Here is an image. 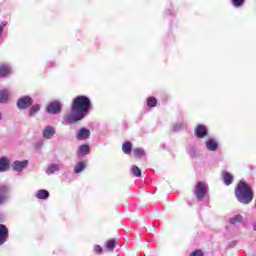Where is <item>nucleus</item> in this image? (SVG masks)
Masks as SVG:
<instances>
[{
    "label": "nucleus",
    "instance_id": "f03ea898",
    "mask_svg": "<svg viewBox=\"0 0 256 256\" xmlns=\"http://www.w3.org/2000/svg\"><path fill=\"white\" fill-rule=\"evenodd\" d=\"M235 197L242 205H249L253 201V190L245 181H240L235 188Z\"/></svg>",
    "mask_w": 256,
    "mask_h": 256
},
{
    "label": "nucleus",
    "instance_id": "423d86ee",
    "mask_svg": "<svg viewBox=\"0 0 256 256\" xmlns=\"http://www.w3.org/2000/svg\"><path fill=\"white\" fill-rule=\"evenodd\" d=\"M46 111L50 115H59V113H61V102L58 100L50 102Z\"/></svg>",
    "mask_w": 256,
    "mask_h": 256
},
{
    "label": "nucleus",
    "instance_id": "c9c22d12",
    "mask_svg": "<svg viewBox=\"0 0 256 256\" xmlns=\"http://www.w3.org/2000/svg\"><path fill=\"white\" fill-rule=\"evenodd\" d=\"M1 119H3V116H1V112H0V121H1Z\"/></svg>",
    "mask_w": 256,
    "mask_h": 256
},
{
    "label": "nucleus",
    "instance_id": "412c9836",
    "mask_svg": "<svg viewBox=\"0 0 256 256\" xmlns=\"http://www.w3.org/2000/svg\"><path fill=\"white\" fill-rule=\"evenodd\" d=\"M35 197H36V199H41V200L45 201L49 197V191H47V190H38Z\"/></svg>",
    "mask_w": 256,
    "mask_h": 256
},
{
    "label": "nucleus",
    "instance_id": "20e7f679",
    "mask_svg": "<svg viewBox=\"0 0 256 256\" xmlns=\"http://www.w3.org/2000/svg\"><path fill=\"white\" fill-rule=\"evenodd\" d=\"M10 193L11 187L5 184H0V205H4V203H7V201H9V199L11 198Z\"/></svg>",
    "mask_w": 256,
    "mask_h": 256
},
{
    "label": "nucleus",
    "instance_id": "7ed1b4c3",
    "mask_svg": "<svg viewBox=\"0 0 256 256\" xmlns=\"http://www.w3.org/2000/svg\"><path fill=\"white\" fill-rule=\"evenodd\" d=\"M194 195L197 201H203V199H205V196L207 195V184L203 182H198L194 189Z\"/></svg>",
    "mask_w": 256,
    "mask_h": 256
},
{
    "label": "nucleus",
    "instance_id": "2f4dec72",
    "mask_svg": "<svg viewBox=\"0 0 256 256\" xmlns=\"http://www.w3.org/2000/svg\"><path fill=\"white\" fill-rule=\"evenodd\" d=\"M43 145V141H39L36 143L37 149H40V147Z\"/></svg>",
    "mask_w": 256,
    "mask_h": 256
},
{
    "label": "nucleus",
    "instance_id": "0eeeda50",
    "mask_svg": "<svg viewBox=\"0 0 256 256\" xmlns=\"http://www.w3.org/2000/svg\"><path fill=\"white\" fill-rule=\"evenodd\" d=\"M28 166H29L28 160H23V161L16 160L12 163V169L13 171H17V173H21V171H23L24 169H27Z\"/></svg>",
    "mask_w": 256,
    "mask_h": 256
},
{
    "label": "nucleus",
    "instance_id": "393cba45",
    "mask_svg": "<svg viewBox=\"0 0 256 256\" xmlns=\"http://www.w3.org/2000/svg\"><path fill=\"white\" fill-rule=\"evenodd\" d=\"M130 171L134 177H141V169L136 165H132Z\"/></svg>",
    "mask_w": 256,
    "mask_h": 256
},
{
    "label": "nucleus",
    "instance_id": "cd10ccee",
    "mask_svg": "<svg viewBox=\"0 0 256 256\" xmlns=\"http://www.w3.org/2000/svg\"><path fill=\"white\" fill-rule=\"evenodd\" d=\"M147 105L148 107H157V98L155 97L148 98Z\"/></svg>",
    "mask_w": 256,
    "mask_h": 256
},
{
    "label": "nucleus",
    "instance_id": "6ab92c4d",
    "mask_svg": "<svg viewBox=\"0 0 256 256\" xmlns=\"http://www.w3.org/2000/svg\"><path fill=\"white\" fill-rule=\"evenodd\" d=\"M39 111H41V104H34L30 107L28 115L29 117H35Z\"/></svg>",
    "mask_w": 256,
    "mask_h": 256
},
{
    "label": "nucleus",
    "instance_id": "b1692460",
    "mask_svg": "<svg viewBox=\"0 0 256 256\" xmlns=\"http://www.w3.org/2000/svg\"><path fill=\"white\" fill-rule=\"evenodd\" d=\"M115 245H117V240L111 239L106 242L105 247L108 251H113V249H115Z\"/></svg>",
    "mask_w": 256,
    "mask_h": 256
},
{
    "label": "nucleus",
    "instance_id": "f8f14e48",
    "mask_svg": "<svg viewBox=\"0 0 256 256\" xmlns=\"http://www.w3.org/2000/svg\"><path fill=\"white\" fill-rule=\"evenodd\" d=\"M195 135L198 137V139H203L204 137H207V126L199 124L195 128Z\"/></svg>",
    "mask_w": 256,
    "mask_h": 256
},
{
    "label": "nucleus",
    "instance_id": "1a4fd4ad",
    "mask_svg": "<svg viewBox=\"0 0 256 256\" xmlns=\"http://www.w3.org/2000/svg\"><path fill=\"white\" fill-rule=\"evenodd\" d=\"M89 137H91V130L87 128H80L76 135L78 141H85V139H89Z\"/></svg>",
    "mask_w": 256,
    "mask_h": 256
},
{
    "label": "nucleus",
    "instance_id": "a878e982",
    "mask_svg": "<svg viewBox=\"0 0 256 256\" xmlns=\"http://www.w3.org/2000/svg\"><path fill=\"white\" fill-rule=\"evenodd\" d=\"M231 3L233 7L239 9V7H243V5L245 4V0H232Z\"/></svg>",
    "mask_w": 256,
    "mask_h": 256
},
{
    "label": "nucleus",
    "instance_id": "ddd939ff",
    "mask_svg": "<svg viewBox=\"0 0 256 256\" xmlns=\"http://www.w3.org/2000/svg\"><path fill=\"white\" fill-rule=\"evenodd\" d=\"M59 171H61V164L52 163L48 165L46 175H55V173H59Z\"/></svg>",
    "mask_w": 256,
    "mask_h": 256
},
{
    "label": "nucleus",
    "instance_id": "f257e3e1",
    "mask_svg": "<svg viewBox=\"0 0 256 256\" xmlns=\"http://www.w3.org/2000/svg\"><path fill=\"white\" fill-rule=\"evenodd\" d=\"M91 109V99L87 96H77L72 103V113L67 116L68 123H77L82 121L85 115L89 113Z\"/></svg>",
    "mask_w": 256,
    "mask_h": 256
},
{
    "label": "nucleus",
    "instance_id": "a211bd4d",
    "mask_svg": "<svg viewBox=\"0 0 256 256\" xmlns=\"http://www.w3.org/2000/svg\"><path fill=\"white\" fill-rule=\"evenodd\" d=\"M122 151L125 155H131V151H133V143L126 141L122 144Z\"/></svg>",
    "mask_w": 256,
    "mask_h": 256
},
{
    "label": "nucleus",
    "instance_id": "9b49d317",
    "mask_svg": "<svg viewBox=\"0 0 256 256\" xmlns=\"http://www.w3.org/2000/svg\"><path fill=\"white\" fill-rule=\"evenodd\" d=\"M7 239H9V229H7V226L0 224V245H3Z\"/></svg>",
    "mask_w": 256,
    "mask_h": 256
},
{
    "label": "nucleus",
    "instance_id": "c756f323",
    "mask_svg": "<svg viewBox=\"0 0 256 256\" xmlns=\"http://www.w3.org/2000/svg\"><path fill=\"white\" fill-rule=\"evenodd\" d=\"M94 252H96L97 254H101L103 253V248L100 245H95Z\"/></svg>",
    "mask_w": 256,
    "mask_h": 256
},
{
    "label": "nucleus",
    "instance_id": "4468645a",
    "mask_svg": "<svg viewBox=\"0 0 256 256\" xmlns=\"http://www.w3.org/2000/svg\"><path fill=\"white\" fill-rule=\"evenodd\" d=\"M11 75V65L2 63L0 64V78L9 77Z\"/></svg>",
    "mask_w": 256,
    "mask_h": 256
},
{
    "label": "nucleus",
    "instance_id": "473e14b6",
    "mask_svg": "<svg viewBox=\"0 0 256 256\" xmlns=\"http://www.w3.org/2000/svg\"><path fill=\"white\" fill-rule=\"evenodd\" d=\"M7 25V22L6 21H4V22H2L1 24H0V26H2V31H3V27H5Z\"/></svg>",
    "mask_w": 256,
    "mask_h": 256
},
{
    "label": "nucleus",
    "instance_id": "dca6fc26",
    "mask_svg": "<svg viewBox=\"0 0 256 256\" xmlns=\"http://www.w3.org/2000/svg\"><path fill=\"white\" fill-rule=\"evenodd\" d=\"M9 171V159L7 157L0 158V173H5Z\"/></svg>",
    "mask_w": 256,
    "mask_h": 256
},
{
    "label": "nucleus",
    "instance_id": "72a5a7b5",
    "mask_svg": "<svg viewBox=\"0 0 256 256\" xmlns=\"http://www.w3.org/2000/svg\"><path fill=\"white\" fill-rule=\"evenodd\" d=\"M3 35V26H0V37Z\"/></svg>",
    "mask_w": 256,
    "mask_h": 256
},
{
    "label": "nucleus",
    "instance_id": "bb28decb",
    "mask_svg": "<svg viewBox=\"0 0 256 256\" xmlns=\"http://www.w3.org/2000/svg\"><path fill=\"white\" fill-rule=\"evenodd\" d=\"M134 157H143L145 155V150L143 148H136L133 150Z\"/></svg>",
    "mask_w": 256,
    "mask_h": 256
},
{
    "label": "nucleus",
    "instance_id": "7c9ffc66",
    "mask_svg": "<svg viewBox=\"0 0 256 256\" xmlns=\"http://www.w3.org/2000/svg\"><path fill=\"white\" fill-rule=\"evenodd\" d=\"M188 153H189V155H191V156L195 155V147L190 148L189 151H188Z\"/></svg>",
    "mask_w": 256,
    "mask_h": 256
},
{
    "label": "nucleus",
    "instance_id": "39448f33",
    "mask_svg": "<svg viewBox=\"0 0 256 256\" xmlns=\"http://www.w3.org/2000/svg\"><path fill=\"white\" fill-rule=\"evenodd\" d=\"M17 108L20 109V111H23V109H28V107H31L33 105V98L30 96H23L17 101Z\"/></svg>",
    "mask_w": 256,
    "mask_h": 256
},
{
    "label": "nucleus",
    "instance_id": "2eb2a0df",
    "mask_svg": "<svg viewBox=\"0 0 256 256\" xmlns=\"http://www.w3.org/2000/svg\"><path fill=\"white\" fill-rule=\"evenodd\" d=\"M222 179H223V183L226 186L231 185V183H233V174L227 172V171H223L222 172Z\"/></svg>",
    "mask_w": 256,
    "mask_h": 256
},
{
    "label": "nucleus",
    "instance_id": "4be33fe9",
    "mask_svg": "<svg viewBox=\"0 0 256 256\" xmlns=\"http://www.w3.org/2000/svg\"><path fill=\"white\" fill-rule=\"evenodd\" d=\"M9 101V91L0 90V103L5 104Z\"/></svg>",
    "mask_w": 256,
    "mask_h": 256
},
{
    "label": "nucleus",
    "instance_id": "5701e85b",
    "mask_svg": "<svg viewBox=\"0 0 256 256\" xmlns=\"http://www.w3.org/2000/svg\"><path fill=\"white\" fill-rule=\"evenodd\" d=\"M243 221V216L241 214H237L234 217L229 219L230 225H237V223H241Z\"/></svg>",
    "mask_w": 256,
    "mask_h": 256
},
{
    "label": "nucleus",
    "instance_id": "6e6552de",
    "mask_svg": "<svg viewBox=\"0 0 256 256\" xmlns=\"http://www.w3.org/2000/svg\"><path fill=\"white\" fill-rule=\"evenodd\" d=\"M55 133H57V130L55 129V127L51 125H47L42 130V137L43 139H53V137H55Z\"/></svg>",
    "mask_w": 256,
    "mask_h": 256
},
{
    "label": "nucleus",
    "instance_id": "c85d7f7f",
    "mask_svg": "<svg viewBox=\"0 0 256 256\" xmlns=\"http://www.w3.org/2000/svg\"><path fill=\"white\" fill-rule=\"evenodd\" d=\"M181 129H185V123L178 122L173 125V131L177 132V131H181Z\"/></svg>",
    "mask_w": 256,
    "mask_h": 256
},
{
    "label": "nucleus",
    "instance_id": "9d476101",
    "mask_svg": "<svg viewBox=\"0 0 256 256\" xmlns=\"http://www.w3.org/2000/svg\"><path fill=\"white\" fill-rule=\"evenodd\" d=\"M205 147L208 151H211L212 153H215L217 149H219V142L217 140L210 138L205 142Z\"/></svg>",
    "mask_w": 256,
    "mask_h": 256
},
{
    "label": "nucleus",
    "instance_id": "f3484780",
    "mask_svg": "<svg viewBox=\"0 0 256 256\" xmlns=\"http://www.w3.org/2000/svg\"><path fill=\"white\" fill-rule=\"evenodd\" d=\"M90 148L89 145L83 144L79 147L77 155L78 157H85V155H89Z\"/></svg>",
    "mask_w": 256,
    "mask_h": 256
},
{
    "label": "nucleus",
    "instance_id": "f704fd0d",
    "mask_svg": "<svg viewBox=\"0 0 256 256\" xmlns=\"http://www.w3.org/2000/svg\"><path fill=\"white\" fill-rule=\"evenodd\" d=\"M253 231H256V223L253 226Z\"/></svg>",
    "mask_w": 256,
    "mask_h": 256
},
{
    "label": "nucleus",
    "instance_id": "aec40b11",
    "mask_svg": "<svg viewBox=\"0 0 256 256\" xmlns=\"http://www.w3.org/2000/svg\"><path fill=\"white\" fill-rule=\"evenodd\" d=\"M85 167H87V163H85V161L78 162L74 167V173L78 175V173H81Z\"/></svg>",
    "mask_w": 256,
    "mask_h": 256
}]
</instances>
